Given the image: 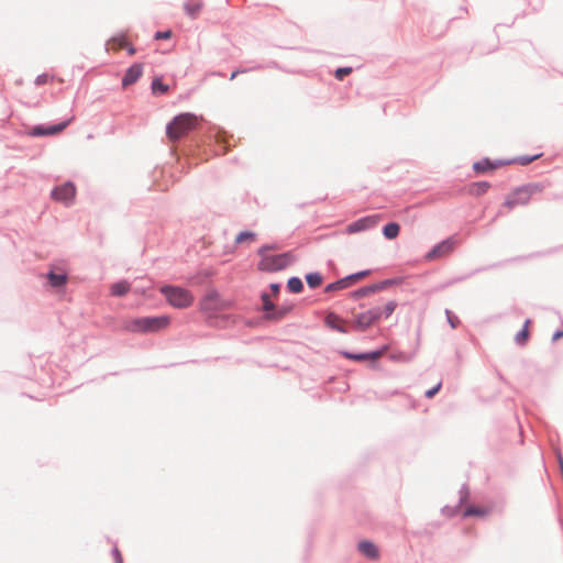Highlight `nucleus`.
I'll use <instances>...</instances> for the list:
<instances>
[{"label":"nucleus","mask_w":563,"mask_h":563,"mask_svg":"<svg viewBox=\"0 0 563 563\" xmlns=\"http://www.w3.org/2000/svg\"><path fill=\"white\" fill-rule=\"evenodd\" d=\"M352 73L351 67H341L335 70V78L343 80V78Z\"/></svg>","instance_id":"7c9ffc66"},{"label":"nucleus","mask_w":563,"mask_h":563,"mask_svg":"<svg viewBox=\"0 0 563 563\" xmlns=\"http://www.w3.org/2000/svg\"><path fill=\"white\" fill-rule=\"evenodd\" d=\"M375 289H376V287H366V288H363V289H360V290L355 291L354 296L355 297L365 296V295H367L369 292H373Z\"/></svg>","instance_id":"72a5a7b5"},{"label":"nucleus","mask_w":563,"mask_h":563,"mask_svg":"<svg viewBox=\"0 0 563 563\" xmlns=\"http://www.w3.org/2000/svg\"><path fill=\"white\" fill-rule=\"evenodd\" d=\"M456 245V240L454 238H449L439 244H437L427 255L426 260L434 261L438 258H442L448 256L453 252Z\"/></svg>","instance_id":"9d476101"},{"label":"nucleus","mask_w":563,"mask_h":563,"mask_svg":"<svg viewBox=\"0 0 563 563\" xmlns=\"http://www.w3.org/2000/svg\"><path fill=\"white\" fill-rule=\"evenodd\" d=\"M352 286L347 276L340 279V280H336L334 283H331L329 284L327 287H325V291L327 292H331V291H336V290H341V289H344V288H347Z\"/></svg>","instance_id":"412c9836"},{"label":"nucleus","mask_w":563,"mask_h":563,"mask_svg":"<svg viewBox=\"0 0 563 563\" xmlns=\"http://www.w3.org/2000/svg\"><path fill=\"white\" fill-rule=\"evenodd\" d=\"M396 308V301L390 300L383 308L376 307L358 313L354 317L353 327L357 331H365L374 325L383 316L388 318Z\"/></svg>","instance_id":"7ed1b4c3"},{"label":"nucleus","mask_w":563,"mask_h":563,"mask_svg":"<svg viewBox=\"0 0 563 563\" xmlns=\"http://www.w3.org/2000/svg\"><path fill=\"white\" fill-rule=\"evenodd\" d=\"M369 274V271H363V272H358L356 274H352L350 276H347L351 285H354L356 282L365 278L367 275Z\"/></svg>","instance_id":"c756f323"},{"label":"nucleus","mask_w":563,"mask_h":563,"mask_svg":"<svg viewBox=\"0 0 563 563\" xmlns=\"http://www.w3.org/2000/svg\"><path fill=\"white\" fill-rule=\"evenodd\" d=\"M385 350L375 351L372 353H364V354H351V353H344L345 357L355 360V361H362V360H377L384 355Z\"/></svg>","instance_id":"6ab92c4d"},{"label":"nucleus","mask_w":563,"mask_h":563,"mask_svg":"<svg viewBox=\"0 0 563 563\" xmlns=\"http://www.w3.org/2000/svg\"><path fill=\"white\" fill-rule=\"evenodd\" d=\"M130 290V284L128 282H119L111 286V295L113 296H123L128 294Z\"/></svg>","instance_id":"4be33fe9"},{"label":"nucleus","mask_w":563,"mask_h":563,"mask_svg":"<svg viewBox=\"0 0 563 563\" xmlns=\"http://www.w3.org/2000/svg\"><path fill=\"white\" fill-rule=\"evenodd\" d=\"M445 313H446L448 321L451 324V327L456 328L457 324L460 323L459 318L456 316H454L450 310H446Z\"/></svg>","instance_id":"473e14b6"},{"label":"nucleus","mask_w":563,"mask_h":563,"mask_svg":"<svg viewBox=\"0 0 563 563\" xmlns=\"http://www.w3.org/2000/svg\"><path fill=\"white\" fill-rule=\"evenodd\" d=\"M530 323H531L530 320H526L522 330L516 334L515 341L517 342V344L525 345L527 343V341L529 339V334H530V331H529Z\"/></svg>","instance_id":"aec40b11"},{"label":"nucleus","mask_w":563,"mask_h":563,"mask_svg":"<svg viewBox=\"0 0 563 563\" xmlns=\"http://www.w3.org/2000/svg\"><path fill=\"white\" fill-rule=\"evenodd\" d=\"M169 323L167 316L141 317L125 320L123 329L132 333H154L166 329Z\"/></svg>","instance_id":"f257e3e1"},{"label":"nucleus","mask_w":563,"mask_h":563,"mask_svg":"<svg viewBox=\"0 0 563 563\" xmlns=\"http://www.w3.org/2000/svg\"><path fill=\"white\" fill-rule=\"evenodd\" d=\"M271 289H272V291H273L274 294H277V292H278V290H279V285H277V284H272V285H271Z\"/></svg>","instance_id":"a19ab883"},{"label":"nucleus","mask_w":563,"mask_h":563,"mask_svg":"<svg viewBox=\"0 0 563 563\" xmlns=\"http://www.w3.org/2000/svg\"><path fill=\"white\" fill-rule=\"evenodd\" d=\"M76 196V187L71 183H66L62 186L56 187L52 191V198L56 201L69 205L73 202Z\"/></svg>","instance_id":"9b49d317"},{"label":"nucleus","mask_w":563,"mask_h":563,"mask_svg":"<svg viewBox=\"0 0 563 563\" xmlns=\"http://www.w3.org/2000/svg\"><path fill=\"white\" fill-rule=\"evenodd\" d=\"M168 302L176 308H187L192 305L194 296L187 289L165 286L161 289Z\"/></svg>","instance_id":"6e6552de"},{"label":"nucleus","mask_w":563,"mask_h":563,"mask_svg":"<svg viewBox=\"0 0 563 563\" xmlns=\"http://www.w3.org/2000/svg\"><path fill=\"white\" fill-rule=\"evenodd\" d=\"M143 67L141 64H134L132 65L125 73L123 79H122V86L125 88L135 81L139 80V78L142 76Z\"/></svg>","instance_id":"2eb2a0df"},{"label":"nucleus","mask_w":563,"mask_h":563,"mask_svg":"<svg viewBox=\"0 0 563 563\" xmlns=\"http://www.w3.org/2000/svg\"><path fill=\"white\" fill-rule=\"evenodd\" d=\"M172 36V31L156 32L155 40H167Z\"/></svg>","instance_id":"f704fd0d"},{"label":"nucleus","mask_w":563,"mask_h":563,"mask_svg":"<svg viewBox=\"0 0 563 563\" xmlns=\"http://www.w3.org/2000/svg\"><path fill=\"white\" fill-rule=\"evenodd\" d=\"M199 307L209 317H216L218 313L229 310L232 307V301L211 289L202 297Z\"/></svg>","instance_id":"423d86ee"},{"label":"nucleus","mask_w":563,"mask_h":563,"mask_svg":"<svg viewBox=\"0 0 563 563\" xmlns=\"http://www.w3.org/2000/svg\"><path fill=\"white\" fill-rule=\"evenodd\" d=\"M203 5L205 3L202 0H187L184 3V10L189 18L196 19L203 9Z\"/></svg>","instance_id":"dca6fc26"},{"label":"nucleus","mask_w":563,"mask_h":563,"mask_svg":"<svg viewBox=\"0 0 563 563\" xmlns=\"http://www.w3.org/2000/svg\"><path fill=\"white\" fill-rule=\"evenodd\" d=\"M240 73H244V70H234L231 76H230V79L233 80Z\"/></svg>","instance_id":"79ce46f5"},{"label":"nucleus","mask_w":563,"mask_h":563,"mask_svg":"<svg viewBox=\"0 0 563 563\" xmlns=\"http://www.w3.org/2000/svg\"><path fill=\"white\" fill-rule=\"evenodd\" d=\"M48 79H49L48 75L43 74V75H40L36 77L35 84L41 86V85L46 84L48 81Z\"/></svg>","instance_id":"e433bc0d"},{"label":"nucleus","mask_w":563,"mask_h":563,"mask_svg":"<svg viewBox=\"0 0 563 563\" xmlns=\"http://www.w3.org/2000/svg\"><path fill=\"white\" fill-rule=\"evenodd\" d=\"M47 278L53 287L63 286L67 282V276L65 274H56L54 272L48 273Z\"/></svg>","instance_id":"5701e85b"},{"label":"nucleus","mask_w":563,"mask_h":563,"mask_svg":"<svg viewBox=\"0 0 563 563\" xmlns=\"http://www.w3.org/2000/svg\"><path fill=\"white\" fill-rule=\"evenodd\" d=\"M124 47H128V41L124 35L114 36L107 43L108 51L118 52Z\"/></svg>","instance_id":"a211bd4d"},{"label":"nucleus","mask_w":563,"mask_h":563,"mask_svg":"<svg viewBox=\"0 0 563 563\" xmlns=\"http://www.w3.org/2000/svg\"><path fill=\"white\" fill-rule=\"evenodd\" d=\"M288 288L291 292H300L303 288L302 282L297 278L292 277L288 280Z\"/></svg>","instance_id":"cd10ccee"},{"label":"nucleus","mask_w":563,"mask_h":563,"mask_svg":"<svg viewBox=\"0 0 563 563\" xmlns=\"http://www.w3.org/2000/svg\"><path fill=\"white\" fill-rule=\"evenodd\" d=\"M153 92L166 93L168 91V86L163 84L161 79L155 78L152 82Z\"/></svg>","instance_id":"c85d7f7f"},{"label":"nucleus","mask_w":563,"mask_h":563,"mask_svg":"<svg viewBox=\"0 0 563 563\" xmlns=\"http://www.w3.org/2000/svg\"><path fill=\"white\" fill-rule=\"evenodd\" d=\"M255 241V233L253 232H249V231H245V232H241L236 239H235V242L238 244H242V243H252Z\"/></svg>","instance_id":"bb28decb"},{"label":"nucleus","mask_w":563,"mask_h":563,"mask_svg":"<svg viewBox=\"0 0 563 563\" xmlns=\"http://www.w3.org/2000/svg\"><path fill=\"white\" fill-rule=\"evenodd\" d=\"M262 300H263V308L267 312L268 319L278 320V319L283 318L288 312L287 309H282V310L275 311L274 305L269 300V296L267 294L262 295Z\"/></svg>","instance_id":"4468645a"},{"label":"nucleus","mask_w":563,"mask_h":563,"mask_svg":"<svg viewBox=\"0 0 563 563\" xmlns=\"http://www.w3.org/2000/svg\"><path fill=\"white\" fill-rule=\"evenodd\" d=\"M112 554H113L115 563H123L122 554L118 548L113 549Z\"/></svg>","instance_id":"4c0bfd02"},{"label":"nucleus","mask_w":563,"mask_h":563,"mask_svg":"<svg viewBox=\"0 0 563 563\" xmlns=\"http://www.w3.org/2000/svg\"><path fill=\"white\" fill-rule=\"evenodd\" d=\"M198 124L199 119L197 115L192 113H180L167 124L166 135L172 142H175L194 131Z\"/></svg>","instance_id":"20e7f679"},{"label":"nucleus","mask_w":563,"mask_h":563,"mask_svg":"<svg viewBox=\"0 0 563 563\" xmlns=\"http://www.w3.org/2000/svg\"><path fill=\"white\" fill-rule=\"evenodd\" d=\"M73 120H74V117H71L70 119H68L62 123L51 125L48 128L37 125V126L32 128L31 131L29 132V134L32 136L55 135V134H58L62 131H64Z\"/></svg>","instance_id":"f8f14e48"},{"label":"nucleus","mask_w":563,"mask_h":563,"mask_svg":"<svg viewBox=\"0 0 563 563\" xmlns=\"http://www.w3.org/2000/svg\"><path fill=\"white\" fill-rule=\"evenodd\" d=\"M258 254L261 255L258 268L264 272L282 271L292 262L289 253L273 254L269 253V247L267 246L260 249Z\"/></svg>","instance_id":"39448f33"},{"label":"nucleus","mask_w":563,"mask_h":563,"mask_svg":"<svg viewBox=\"0 0 563 563\" xmlns=\"http://www.w3.org/2000/svg\"><path fill=\"white\" fill-rule=\"evenodd\" d=\"M380 220L382 218L378 214L367 216L350 223L345 231L349 234H354L361 231L369 230L376 227Z\"/></svg>","instance_id":"1a4fd4ad"},{"label":"nucleus","mask_w":563,"mask_h":563,"mask_svg":"<svg viewBox=\"0 0 563 563\" xmlns=\"http://www.w3.org/2000/svg\"><path fill=\"white\" fill-rule=\"evenodd\" d=\"M563 336V331H558L553 334V341H558L559 339H561Z\"/></svg>","instance_id":"ea45409f"},{"label":"nucleus","mask_w":563,"mask_h":563,"mask_svg":"<svg viewBox=\"0 0 563 563\" xmlns=\"http://www.w3.org/2000/svg\"><path fill=\"white\" fill-rule=\"evenodd\" d=\"M358 550L367 558L369 559H377L378 558V550L372 542L368 541H362L358 543Z\"/></svg>","instance_id":"f3484780"},{"label":"nucleus","mask_w":563,"mask_h":563,"mask_svg":"<svg viewBox=\"0 0 563 563\" xmlns=\"http://www.w3.org/2000/svg\"><path fill=\"white\" fill-rule=\"evenodd\" d=\"M544 185L540 183H531L512 189L506 197L503 206L507 210H512L517 207L527 206L532 197L542 192Z\"/></svg>","instance_id":"f03ea898"},{"label":"nucleus","mask_w":563,"mask_h":563,"mask_svg":"<svg viewBox=\"0 0 563 563\" xmlns=\"http://www.w3.org/2000/svg\"><path fill=\"white\" fill-rule=\"evenodd\" d=\"M441 388V383H439L437 386H434L433 388L429 389L426 391V397L428 398H432L435 394L439 393Z\"/></svg>","instance_id":"c9c22d12"},{"label":"nucleus","mask_w":563,"mask_h":563,"mask_svg":"<svg viewBox=\"0 0 563 563\" xmlns=\"http://www.w3.org/2000/svg\"><path fill=\"white\" fill-rule=\"evenodd\" d=\"M307 284L311 288L319 287L322 284V276L319 273H310L306 276Z\"/></svg>","instance_id":"393cba45"},{"label":"nucleus","mask_w":563,"mask_h":563,"mask_svg":"<svg viewBox=\"0 0 563 563\" xmlns=\"http://www.w3.org/2000/svg\"><path fill=\"white\" fill-rule=\"evenodd\" d=\"M400 228L397 223L391 222L384 227L383 233L385 238L391 240L398 236Z\"/></svg>","instance_id":"b1692460"},{"label":"nucleus","mask_w":563,"mask_h":563,"mask_svg":"<svg viewBox=\"0 0 563 563\" xmlns=\"http://www.w3.org/2000/svg\"><path fill=\"white\" fill-rule=\"evenodd\" d=\"M489 188V184L486 181L474 183L471 185V192L477 196L485 194Z\"/></svg>","instance_id":"a878e982"},{"label":"nucleus","mask_w":563,"mask_h":563,"mask_svg":"<svg viewBox=\"0 0 563 563\" xmlns=\"http://www.w3.org/2000/svg\"><path fill=\"white\" fill-rule=\"evenodd\" d=\"M128 49V53L132 56L135 54V48L128 42V47H125Z\"/></svg>","instance_id":"58836bf2"},{"label":"nucleus","mask_w":563,"mask_h":563,"mask_svg":"<svg viewBox=\"0 0 563 563\" xmlns=\"http://www.w3.org/2000/svg\"><path fill=\"white\" fill-rule=\"evenodd\" d=\"M324 323L330 329L341 332V333H347V322L343 320L340 316H338L334 312H329L324 318Z\"/></svg>","instance_id":"ddd939ff"},{"label":"nucleus","mask_w":563,"mask_h":563,"mask_svg":"<svg viewBox=\"0 0 563 563\" xmlns=\"http://www.w3.org/2000/svg\"><path fill=\"white\" fill-rule=\"evenodd\" d=\"M484 514H485V511L479 509V508L468 507L465 510L464 516L465 517H468V516H483Z\"/></svg>","instance_id":"2f4dec72"},{"label":"nucleus","mask_w":563,"mask_h":563,"mask_svg":"<svg viewBox=\"0 0 563 563\" xmlns=\"http://www.w3.org/2000/svg\"><path fill=\"white\" fill-rule=\"evenodd\" d=\"M542 154L539 153L533 156H520L514 159H497L495 162H492L489 159H483L481 162H476L473 165V168L476 173H486L510 164H519L521 166H526L532 163L533 161L540 158Z\"/></svg>","instance_id":"0eeeda50"}]
</instances>
